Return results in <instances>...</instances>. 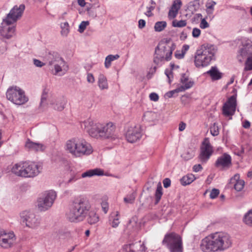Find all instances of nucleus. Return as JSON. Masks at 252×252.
<instances>
[{
    "mask_svg": "<svg viewBox=\"0 0 252 252\" xmlns=\"http://www.w3.org/2000/svg\"><path fill=\"white\" fill-rule=\"evenodd\" d=\"M167 23L165 21H158L155 23L154 29L156 32H160L166 27Z\"/></svg>",
    "mask_w": 252,
    "mask_h": 252,
    "instance_id": "nucleus-33",
    "label": "nucleus"
},
{
    "mask_svg": "<svg viewBox=\"0 0 252 252\" xmlns=\"http://www.w3.org/2000/svg\"><path fill=\"white\" fill-rule=\"evenodd\" d=\"M118 212H117L116 218L113 219V220L112 222V226L113 227H117L120 223L119 219L118 218Z\"/></svg>",
    "mask_w": 252,
    "mask_h": 252,
    "instance_id": "nucleus-49",
    "label": "nucleus"
},
{
    "mask_svg": "<svg viewBox=\"0 0 252 252\" xmlns=\"http://www.w3.org/2000/svg\"><path fill=\"white\" fill-rule=\"evenodd\" d=\"M136 196V192L133 190L130 194H127L124 199L125 202L132 204L134 202Z\"/></svg>",
    "mask_w": 252,
    "mask_h": 252,
    "instance_id": "nucleus-35",
    "label": "nucleus"
},
{
    "mask_svg": "<svg viewBox=\"0 0 252 252\" xmlns=\"http://www.w3.org/2000/svg\"><path fill=\"white\" fill-rule=\"evenodd\" d=\"M178 12L176 10L170 9L168 12V17L171 18H174L176 17Z\"/></svg>",
    "mask_w": 252,
    "mask_h": 252,
    "instance_id": "nucleus-56",
    "label": "nucleus"
},
{
    "mask_svg": "<svg viewBox=\"0 0 252 252\" xmlns=\"http://www.w3.org/2000/svg\"><path fill=\"white\" fill-rule=\"evenodd\" d=\"M146 25V22L144 20L140 19L138 21V28L140 29L144 28Z\"/></svg>",
    "mask_w": 252,
    "mask_h": 252,
    "instance_id": "nucleus-61",
    "label": "nucleus"
},
{
    "mask_svg": "<svg viewBox=\"0 0 252 252\" xmlns=\"http://www.w3.org/2000/svg\"><path fill=\"white\" fill-rule=\"evenodd\" d=\"M61 27L62 29L61 34L63 36H66L69 32V24L68 22H65L64 23H62L61 25Z\"/></svg>",
    "mask_w": 252,
    "mask_h": 252,
    "instance_id": "nucleus-36",
    "label": "nucleus"
},
{
    "mask_svg": "<svg viewBox=\"0 0 252 252\" xmlns=\"http://www.w3.org/2000/svg\"><path fill=\"white\" fill-rule=\"evenodd\" d=\"M57 195V192L54 190H45L37 199L36 206L38 210L40 212H45L50 209Z\"/></svg>",
    "mask_w": 252,
    "mask_h": 252,
    "instance_id": "nucleus-10",
    "label": "nucleus"
},
{
    "mask_svg": "<svg viewBox=\"0 0 252 252\" xmlns=\"http://www.w3.org/2000/svg\"><path fill=\"white\" fill-rule=\"evenodd\" d=\"M201 33V31L200 29L195 28L193 29L192 34V36L195 38H197L199 36Z\"/></svg>",
    "mask_w": 252,
    "mask_h": 252,
    "instance_id": "nucleus-51",
    "label": "nucleus"
},
{
    "mask_svg": "<svg viewBox=\"0 0 252 252\" xmlns=\"http://www.w3.org/2000/svg\"><path fill=\"white\" fill-rule=\"evenodd\" d=\"M123 249L126 252H135L134 244L132 243L128 245H125L123 247Z\"/></svg>",
    "mask_w": 252,
    "mask_h": 252,
    "instance_id": "nucleus-45",
    "label": "nucleus"
},
{
    "mask_svg": "<svg viewBox=\"0 0 252 252\" xmlns=\"http://www.w3.org/2000/svg\"><path fill=\"white\" fill-rule=\"evenodd\" d=\"M141 136L142 133L140 126L129 127L126 133L127 141L131 143L139 140Z\"/></svg>",
    "mask_w": 252,
    "mask_h": 252,
    "instance_id": "nucleus-17",
    "label": "nucleus"
},
{
    "mask_svg": "<svg viewBox=\"0 0 252 252\" xmlns=\"http://www.w3.org/2000/svg\"><path fill=\"white\" fill-rule=\"evenodd\" d=\"M87 81L90 83H94V82L95 79L93 74L88 73L87 74Z\"/></svg>",
    "mask_w": 252,
    "mask_h": 252,
    "instance_id": "nucleus-57",
    "label": "nucleus"
},
{
    "mask_svg": "<svg viewBox=\"0 0 252 252\" xmlns=\"http://www.w3.org/2000/svg\"><path fill=\"white\" fill-rule=\"evenodd\" d=\"M231 160V156L227 153H224L217 158L215 165L216 167L221 169H227L232 165Z\"/></svg>",
    "mask_w": 252,
    "mask_h": 252,
    "instance_id": "nucleus-18",
    "label": "nucleus"
},
{
    "mask_svg": "<svg viewBox=\"0 0 252 252\" xmlns=\"http://www.w3.org/2000/svg\"><path fill=\"white\" fill-rule=\"evenodd\" d=\"M209 27V24L206 21L205 18H203L201 19V21L200 24V27L202 29H206Z\"/></svg>",
    "mask_w": 252,
    "mask_h": 252,
    "instance_id": "nucleus-50",
    "label": "nucleus"
},
{
    "mask_svg": "<svg viewBox=\"0 0 252 252\" xmlns=\"http://www.w3.org/2000/svg\"><path fill=\"white\" fill-rule=\"evenodd\" d=\"M53 97L51 94L50 93V91L47 88H45L42 93L41 100L39 104V108L43 109L49 104H50V100Z\"/></svg>",
    "mask_w": 252,
    "mask_h": 252,
    "instance_id": "nucleus-21",
    "label": "nucleus"
},
{
    "mask_svg": "<svg viewBox=\"0 0 252 252\" xmlns=\"http://www.w3.org/2000/svg\"><path fill=\"white\" fill-rule=\"evenodd\" d=\"M16 240L13 232L7 233L4 229H0V246L5 249L11 248Z\"/></svg>",
    "mask_w": 252,
    "mask_h": 252,
    "instance_id": "nucleus-15",
    "label": "nucleus"
},
{
    "mask_svg": "<svg viewBox=\"0 0 252 252\" xmlns=\"http://www.w3.org/2000/svg\"><path fill=\"white\" fill-rule=\"evenodd\" d=\"M176 93V91L175 90L169 91L166 93V95L168 97H171L173 96V94Z\"/></svg>",
    "mask_w": 252,
    "mask_h": 252,
    "instance_id": "nucleus-64",
    "label": "nucleus"
},
{
    "mask_svg": "<svg viewBox=\"0 0 252 252\" xmlns=\"http://www.w3.org/2000/svg\"><path fill=\"white\" fill-rule=\"evenodd\" d=\"M33 63L37 67H42L45 65L46 63H43L39 60L34 59L33 60Z\"/></svg>",
    "mask_w": 252,
    "mask_h": 252,
    "instance_id": "nucleus-58",
    "label": "nucleus"
},
{
    "mask_svg": "<svg viewBox=\"0 0 252 252\" xmlns=\"http://www.w3.org/2000/svg\"><path fill=\"white\" fill-rule=\"evenodd\" d=\"M231 245V237L227 233L216 232L202 239L200 248L203 252H222L230 247Z\"/></svg>",
    "mask_w": 252,
    "mask_h": 252,
    "instance_id": "nucleus-1",
    "label": "nucleus"
},
{
    "mask_svg": "<svg viewBox=\"0 0 252 252\" xmlns=\"http://www.w3.org/2000/svg\"><path fill=\"white\" fill-rule=\"evenodd\" d=\"M42 166L33 162L22 161L15 164L11 172L17 176L24 178H33L41 171Z\"/></svg>",
    "mask_w": 252,
    "mask_h": 252,
    "instance_id": "nucleus-5",
    "label": "nucleus"
},
{
    "mask_svg": "<svg viewBox=\"0 0 252 252\" xmlns=\"http://www.w3.org/2000/svg\"><path fill=\"white\" fill-rule=\"evenodd\" d=\"M120 58V56L118 54L113 55H109L107 56L105 60V67L108 68L111 65V62L114 60H117Z\"/></svg>",
    "mask_w": 252,
    "mask_h": 252,
    "instance_id": "nucleus-31",
    "label": "nucleus"
},
{
    "mask_svg": "<svg viewBox=\"0 0 252 252\" xmlns=\"http://www.w3.org/2000/svg\"><path fill=\"white\" fill-rule=\"evenodd\" d=\"M189 76H187L185 73H183L182 74L181 77L180 78V82L183 84H185V83L189 82Z\"/></svg>",
    "mask_w": 252,
    "mask_h": 252,
    "instance_id": "nucleus-52",
    "label": "nucleus"
},
{
    "mask_svg": "<svg viewBox=\"0 0 252 252\" xmlns=\"http://www.w3.org/2000/svg\"><path fill=\"white\" fill-rule=\"evenodd\" d=\"M170 252H183V246L182 237L174 232L167 233L162 241Z\"/></svg>",
    "mask_w": 252,
    "mask_h": 252,
    "instance_id": "nucleus-8",
    "label": "nucleus"
},
{
    "mask_svg": "<svg viewBox=\"0 0 252 252\" xmlns=\"http://www.w3.org/2000/svg\"><path fill=\"white\" fill-rule=\"evenodd\" d=\"M91 208L88 198L81 195L73 201L67 218L71 222H79L83 220L87 216Z\"/></svg>",
    "mask_w": 252,
    "mask_h": 252,
    "instance_id": "nucleus-4",
    "label": "nucleus"
},
{
    "mask_svg": "<svg viewBox=\"0 0 252 252\" xmlns=\"http://www.w3.org/2000/svg\"><path fill=\"white\" fill-rule=\"evenodd\" d=\"M159 43H163L164 45H168L173 49V51L175 49L176 45L174 43L171 38H165L163 40L161 41Z\"/></svg>",
    "mask_w": 252,
    "mask_h": 252,
    "instance_id": "nucleus-40",
    "label": "nucleus"
},
{
    "mask_svg": "<svg viewBox=\"0 0 252 252\" xmlns=\"http://www.w3.org/2000/svg\"><path fill=\"white\" fill-rule=\"evenodd\" d=\"M185 55V51H177L175 53V56L177 59H181L183 58Z\"/></svg>",
    "mask_w": 252,
    "mask_h": 252,
    "instance_id": "nucleus-53",
    "label": "nucleus"
},
{
    "mask_svg": "<svg viewBox=\"0 0 252 252\" xmlns=\"http://www.w3.org/2000/svg\"><path fill=\"white\" fill-rule=\"evenodd\" d=\"M149 97L151 100L154 101H157L159 99L158 94L155 93H152L151 94H150Z\"/></svg>",
    "mask_w": 252,
    "mask_h": 252,
    "instance_id": "nucleus-54",
    "label": "nucleus"
},
{
    "mask_svg": "<svg viewBox=\"0 0 252 252\" xmlns=\"http://www.w3.org/2000/svg\"><path fill=\"white\" fill-rule=\"evenodd\" d=\"M25 9V6L23 4L19 6L15 5L3 19L0 25V36L1 38L9 39L13 36L15 30L13 24L21 17Z\"/></svg>",
    "mask_w": 252,
    "mask_h": 252,
    "instance_id": "nucleus-3",
    "label": "nucleus"
},
{
    "mask_svg": "<svg viewBox=\"0 0 252 252\" xmlns=\"http://www.w3.org/2000/svg\"><path fill=\"white\" fill-rule=\"evenodd\" d=\"M82 128L92 137L102 138L115 140L118 136L115 134V127L112 123L104 125L100 123H94L91 119L85 121L81 124Z\"/></svg>",
    "mask_w": 252,
    "mask_h": 252,
    "instance_id": "nucleus-2",
    "label": "nucleus"
},
{
    "mask_svg": "<svg viewBox=\"0 0 252 252\" xmlns=\"http://www.w3.org/2000/svg\"><path fill=\"white\" fill-rule=\"evenodd\" d=\"M237 58L238 61L240 63H242L243 62V61L244 60V59H246L245 57L242 54H241V52L240 51H239V52H238V54L237 56Z\"/></svg>",
    "mask_w": 252,
    "mask_h": 252,
    "instance_id": "nucleus-62",
    "label": "nucleus"
},
{
    "mask_svg": "<svg viewBox=\"0 0 252 252\" xmlns=\"http://www.w3.org/2000/svg\"><path fill=\"white\" fill-rule=\"evenodd\" d=\"M162 194L163 192L162 190H156V193L155 194L156 199L155 202V204H157L159 202Z\"/></svg>",
    "mask_w": 252,
    "mask_h": 252,
    "instance_id": "nucleus-47",
    "label": "nucleus"
},
{
    "mask_svg": "<svg viewBox=\"0 0 252 252\" xmlns=\"http://www.w3.org/2000/svg\"><path fill=\"white\" fill-rule=\"evenodd\" d=\"M20 217L27 226L36 228L40 224V220L36 215L31 212L24 211L20 213Z\"/></svg>",
    "mask_w": 252,
    "mask_h": 252,
    "instance_id": "nucleus-14",
    "label": "nucleus"
},
{
    "mask_svg": "<svg viewBox=\"0 0 252 252\" xmlns=\"http://www.w3.org/2000/svg\"><path fill=\"white\" fill-rule=\"evenodd\" d=\"M173 49L169 46L159 43L156 47L153 62L158 66L161 65L165 61H169L172 58Z\"/></svg>",
    "mask_w": 252,
    "mask_h": 252,
    "instance_id": "nucleus-9",
    "label": "nucleus"
},
{
    "mask_svg": "<svg viewBox=\"0 0 252 252\" xmlns=\"http://www.w3.org/2000/svg\"><path fill=\"white\" fill-rule=\"evenodd\" d=\"M244 186V181L240 179L239 174H236L230 179L228 188L231 189H243Z\"/></svg>",
    "mask_w": 252,
    "mask_h": 252,
    "instance_id": "nucleus-19",
    "label": "nucleus"
},
{
    "mask_svg": "<svg viewBox=\"0 0 252 252\" xmlns=\"http://www.w3.org/2000/svg\"><path fill=\"white\" fill-rule=\"evenodd\" d=\"M210 131L211 134L214 136H217L219 134V127L216 123H214L213 126L210 128Z\"/></svg>",
    "mask_w": 252,
    "mask_h": 252,
    "instance_id": "nucleus-44",
    "label": "nucleus"
},
{
    "mask_svg": "<svg viewBox=\"0 0 252 252\" xmlns=\"http://www.w3.org/2000/svg\"><path fill=\"white\" fill-rule=\"evenodd\" d=\"M216 4V2L214 1H211L210 2H207L206 4V12L208 15H212L213 13L214 9V6Z\"/></svg>",
    "mask_w": 252,
    "mask_h": 252,
    "instance_id": "nucleus-37",
    "label": "nucleus"
},
{
    "mask_svg": "<svg viewBox=\"0 0 252 252\" xmlns=\"http://www.w3.org/2000/svg\"><path fill=\"white\" fill-rule=\"evenodd\" d=\"M99 218L97 214L94 212H90L89 214L87 220L90 224H94L97 223L99 221Z\"/></svg>",
    "mask_w": 252,
    "mask_h": 252,
    "instance_id": "nucleus-28",
    "label": "nucleus"
},
{
    "mask_svg": "<svg viewBox=\"0 0 252 252\" xmlns=\"http://www.w3.org/2000/svg\"><path fill=\"white\" fill-rule=\"evenodd\" d=\"M98 86L101 90L107 89L108 88L107 78L102 74H100L98 76Z\"/></svg>",
    "mask_w": 252,
    "mask_h": 252,
    "instance_id": "nucleus-25",
    "label": "nucleus"
},
{
    "mask_svg": "<svg viewBox=\"0 0 252 252\" xmlns=\"http://www.w3.org/2000/svg\"><path fill=\"white\" fill-rule=\"evenodd\" d=\"M194 179L195 177L193 174H188L180 179V182L182 185L186 186L191 183Z\"/></svg>",
    "mask_w": 252,
    "mask_h": 252,
    "instance_id": "nucleus-26",
    "label": "nucleus"
},
{
    "mask_svg": "<svg viewBox=\"0 0 252 252\" xmlns=\"http://www.w3.org/2000/svg\"><path fill=\"white\" fill-rule=\"evenodd\" d=\"M239 51L241 52V54L245 57V58L247 59L249 56H252V46H244Z\"/></svg>",
    "mask_w": 252,
    "mask_h": 252,
    "instance_id": "nucleus-32",
    "label": "nucleus"
},
{
    "mask_svg": "<svg viewBox=\"0 0 252 252\" xmlns=\"http://www.w3.org/2000/svg\"><path fill=\"white\" fill-rule=\"evenodd\" d=\"M186 126V125L185 123L181 122L179 124V131H183L185 129Z\"/></svg>",
    "mask_w": 252,
    "mask_h": 252,
    "instance_id": "nucleus-63",
    "label": "nucleus"
},
{
    "mask_svg": "<svg viewBox=\"0 0 252 252\" xmlns=\"http://www.w3.org/2000/svg\"><path fill=\"white\" fill-rule=\"evenodd\" d=\"M165 74L168 78V83L170 84L172 82V79L173 78L172 71L166 69L165 70Z\"/></svg>",
    "mask_w": 252,
    "mask_h": 252,
    "instance_id": "nucleus-48",
    "label": "nucleus"
},
{
    "mask_svg": "<svg viewBox=\"0 0 252 252\" xmlns=\"http://www.w3.org/2000/svg\"><path fill=\"white\" fill-rule=\"evenodd\" d=\"M202 169V167L201 164H195L193 167V170L194 172H197Z\"/></svg>",
    "mask_w": 252,
    "mask_h": 252,
    "instance_id": "nucleus-60",
    "label": "nucleus"
},
{
    "mask_svg": "<svg viewBox=\"0 0 252 252\" xmlns=\"http://www.w3.org/2000/svg\"><path fill=\"white\" fill-rule=\"evenodd\" d=\"M243 221L246 225L252 227V209L244 215Z\"/></svg>",
    "mask_w": 252,
    "mask_h": 252,
    "instance_id": "nucleus-30",
    "label": "nucleus"
},
{
    "mask_svg": "<svg viewBox=\"0 0 252 252\" xmlns=\"http://www.w3.org/2000/svg\"><path fill=\"white\" fill-rule=\"evenodd\" d=\"M25 147L29 150L34 151L35 152L43 151L45 149V147L43 144L39 143L33 142L30 139H28L26 142Z\"/></svg>",
    "mask_w": 252,
    "mask_h": 252,
    "instance_id": "nucleus-22",
    "label": "nucleus"
},
{
    "mask_svg": "<svg viewBox=\"0 0 252 252\" xmlns=\"http://www.w3.org/2000/svg\"><path fill=\"white\" fill-rule=\"evenodd\" d=\"M151 188L162 189L161 182L160 181L155 182L153 179H150L147 183L146 189H150Z\"/></svg>",
    "mask_w": 252,
    "mask_h": 252,
    "instance_id": "nucleus-27",
    "label": "nucleus"
},
{
    "mask_svg": "<svg viewBox=\"0 0 252 252\" xmlns=\"http://www.w3.org/2000/svg\"><path fill=\"white\" fill-rule=\"evenodd\" d=\"M104 175V171L100 168L90 169L81 174L82 178L91 177L94 176H102Z\"/></svg>",
    "mask_w": 252,
    "mask_h": 252,
    "instance_id": "nucleus-23",
    "label": "nucleus"
},
{
    "mask_svg": "<svg viewBox=\"0 0 252 252\" xmlns=\"http://www.w3.org/2000/svg\"><path fill=\"white\" fill-rule=\"evenodd\" d=\"M163 186L165 188H168L170 186L171 180L169 178H165L163 181Z\"/></svg>",
    "mask_w": 252,
    "mask_h": 252,
    "instance_id": "nucleus-59",
    "label": "nucleus"
},
{
    "mask_svg": "<svg viewBox=\"0 0 252 252\" xmlns=\"http://www.w3.org/2000/svg\"><path fill=\"white\" fill-rule=\"evenodd\" d=\"M214 45L207 44L202 45L198 49L194 56V64L196 67H203L208 65L214 59L216 53Z\"/></svg>",
    "mask_w": 252,
    "mask_h": 252,
    "instance_id": "nucleus-7",
    "label": "nucleus"
},
{
    "mask_svg": "<svg viewBox=\"0 0 252 252\" xmlns=\"http://www.w3.org/2000/svg\"><path fill=\"white\" fill-rule=\"evenodd\" d=\"M89 25V22L87 21H82L79 26L78 31L80 33H82L84 32L85 30L86 29L87 26Z\"/></svg>",
    "mask_w": 252,
    "mask_h": 252,
    "instance_id": "nucleus-46",
    "label": "nucleus"
},
{
    "mask_svg": "<svg viewBox=\"0 0 252 252\" xmlns=\"http://www.w3.org/2000/svg\"><path fill=\"white\" fill-rule=\"evenodd\" d=\"M194 156V153L193 150H190L187 151L185 153L183 154L182 156V158L186 160H188L192 158Z\"/></svg>",
    "mask_w": 252,
    "mask_h": 252,
    "instance_id": "nucleus-42",
    "label": "nucleus"
},
{
    "mask_svg": "<svg viewBox=\"0 0 252 252\" xmlns=\"http://www.w3.org/2000/svg\"><path fill=\"white\" fill-rule=\"evenodd\" d=\"M203 4V0H194L189 3V7L194 11H197Z\"/></svg>",
    "mask_w": 252,
    "mask_h": 252,
    "instance_id": "nucleus-29",
    "label": "nucleus"
},
{
    "mask_svg": "<svg viewBox=\"0 0 252 252\" xmlns=\"http://www.w3.org/2000/svg\"><path fill=\"white\" fill-rule=\"evenodd\" d=\"M172 26L174 27L182 28L186 26L187 22L186 20H181L177 21L176 20L172 21Z\"/></svg>",
    "mask_w": 252,
    "mask_h": 252,
    "instance_id": "nucleus-41",
    "label": "nucleus"
},
{
    "mask_svg": "<svg viewBox=\"0 0 252 252\" xmlns=\"http://www.w3.org/2000/svg\"><path fill=\"white\" fill-rule=\"evenodd\" d=\"M182 5V1L181 0H176L174 1L171 9L176 10L178 12Z\"/></svg>",
    "mask_w": 252,
    "mask_h": 252,
    "instance_id": "nucleus-43",
    "label": "nucleus"
},
{
    "mask_svg": "<svg viewBox=\"0 0 252 252\" xmlns=\"http://www.w3.org/2000/svg\"><path fill=\"white\" fill-rule=\"evenodd\" d=\"M232 197L239 199L245 195V190H233L231 193Z\"/></svg>",
    "mask_w": 252,
    "mask_h": 252,
    "instance_id": "nucleus-38",
    "label": "nucleus"
},
{
    "mask_svg": "<svg viewBox=\"0 0 252 252\" xmlns=\"http://www.w3.org/2000/svg\"><path fill=\"white\" fill-rule=\"evenodd\" d=\"M107 199H108L107 197H104L102 199V202L101 203L102 210L105 214L107 213L109 210V204L107 202Z\"/></svg>",
    "mask_w": 252,
    "mask_h": 252,
    "instance_id": "nucleus-39",
    "label": "nucleus"
},
{
    "mask_svg": "<svg viewBox=\"0 0 252 252\" xmlns=\"http://www.w3.org/2000/svg\"><path fill=\"white\" fill-rule=\"evenodd\" d=\"M66 102V99L63 96L54 97L50 100V105L55 110L61 111L64 108Z\"/></svg>",
    "mask_w": 252,
    "mask_h": 252,
    "instance_id": "nucleus-20",
    "label": "nucleus"
},
{
    "mask_svg": "<svg viewBox=\"0 0 252 252\" xmlns=\"http://www.w3.org/2000/svg\"><path fill=\"white\" fill-rule=\"evenodd\" d=\"M236 95H233L223 104L222 114L226 117L232 116L236 111Z\"/></svg>",
    "mask_w": 252,
    "mask_h": 252,
    "instance_id": "nucleus-16",
    "label": "nucleus"
},
{
    "mask_svg": "<svg viewBox=\"0 0 252 252\" xmlns=\"http://www.w3.org/2000/svg\"><path fill=\"white\" fill-rule=\"evenodd\" d=\"M46 64L54 65L55 70V75L62 71V67L64 65L65 62L59 54L55 52H49L45 57Z\"/></svg>",
    "mask_w": 252,
    "mask_h": 252,
    "instance_id": "nucleus-12",
    "label": "nucleus"
},
{
    "mask_svg": "<svg viewBox=\"0 0 252 252\" xmlns=\"http://www.w3.org/2000/svg\"><path fill=\"white\" fill-rule=\"evenodd\" d=\"M194 82L192 81L188 82L187 83H185V84L180 86L179 87L175 89L176 93H179L180 92H183L186 91V90H188L191 87H192L193 85Z\"/></svg>",
    "mask_w": 252,
    "mask_h": 252,
    "instance_id": "nucleus-34",
    "label": "nucleus"
},
{
    "mask_svg": "<svg viewBox=\"0 0 252 252\" xmlns=\"http://www.w3.org/2000/svg\"><path fill=\"white\" fill-rule=\"evenodd\" d=\"M6 96L8 100L16 105H22L28 101L24 91L17 86L8 88Z\"/></svg>",
    "mask_w": 252,
    "mask_h": 252,
    "instance_id": "nucleus-11",
    "label": "nucleus"
},
{
    "mask_svg": "<svg viewBox=\"0 0 252 252\" xmlns=\"http://www.w3.org/2000/svg\"><path fill=\"white\" fill-rule=\"evenodd\" d=\"M66 150L75 157L90 155L93 152L91 145L84 139L73 138L67 140Z\"/></svg>",
    "mask_w": 252,
    "mask_h": 252,
    "instance_id": "nucleus-6",
    "label": "nucleus"
},
{
    "mask_svg": "<svg viewBox=\"0 0 252 252\" xmlns=\"http://www.w3.org/2000/svg\"><path fill=\"white\" fill-rule=\"evenodd\" d=\"M206 73L210 76L213 80H218L222 77V73L219 71L217 66H212Z\"/></svg>",
    "mask_w": 252,
    "mask_h": 252,
    "instance_id": "nucleus-24",
    "label": "nucleus"
},
{
    "mask_svg": "<svg viewBox=\"0 0 252 252\" xmlns=\"http://www.w3.org/2000/svg\"><path fill=\"white\" fill-rule=\"evenodd\" d=\"M213 148L211 145L209 139L205 138L200 147V153L199 159L202 163H206L213 153Z\"/></svg>",
    "mask_w": 252,
    "mask_h": 252,
    "instance_id": "nucleus-13",
    "label": "nucleus"
},
{
    "mask_svg": "<svg viewBox=\"0 0 252 252\" xmlns=\"http://www.w3.org/2000/svg\"><path fill=\"white\" fill-rule=\"evenodd\" d=\"M219 193V190H212L210 194V198L212 199H214L218 196Z\"/></svg>",
    "mask_w": 252,
    "mask_h": 252,
    "instance_id": "nucleus-55",
    "label": "nucleus"
}]
</instances>
